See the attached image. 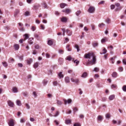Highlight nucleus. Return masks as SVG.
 Here are the masks:
<instances>
[{"label": "nucleus", "mask_w": 126, "mask_h": 126, "mask_svg": "<svg viewBox=\"0 0 126 126\" xmlns=\"http://www.w3.org/2000/svg\"><path fill=\"white\" fill-rule=\"evenodd\" d=\"M24 14L26 16H28L30 15V13L28 11L25 12Z\"/></svg>", "instance_id": "a18cd8bd"}, {"label": "nucleus", "mask_w": 126, "mask_h": 126, "mask_svg": "<svg viewBox=\"0 0 126 126\" xmlns=\"http://www.w3.org/2000/svg\"><path fill=\"white\" fill-rule=\"evenodd\" d=\"M74 126H80V125L79 124L76 123L74 125Z\"/></svg>", "instance_id": "774afa93"}, {"label": "nucleus", "mask_w": 126, "mask_h": 126, "mask_svg": "<svg viewBox=\"0 0 126 126\" xmlns=\"http://www.w3.org/2000/svg\"><path fill=\"white\" fill-rule=\"evenodd\" d=\"M71 10L69 9H65V13L67 14H68L71 12Z\"/></svg>", "instance_id": "aec40b11"}, {"label": "nucleus", "mask_w": 126, "mask_h": 126, "mask_svg": "<svg viewBox=\"0 0 126 126\" xmlns=\"http://www.w3.org/2000/svg\"><path fill=\"white\" fill-rule=\"evenodd\" d=\"M47 81L45 80H44L43 81V83L44 85H45L47 84Z\"/></svg>", "instance_id": "49530a36"}, {"label": "nucleus", "mask_w": 126, "mask_h": 126, "mask_svg": "<svg viewBox=\"0 0 126 126\" xmlns=\"http://www.w3.org/2000/svg\"><path fill=\"white\" fill-rule=\"evenodd\" d=\"M66 60H67L69 61H70L71 60H72L73 61H74V58L71 57L70 56H68L67 57H66Z\"/></svg>", "instance_id": "9d476101"}, {"label": "nucleus", "mask_w": 126, "mask_h": 126, "mask_svg": "<svg viewBox=\"0 0 126 126\" xmlns=\"http://www.w3.org/2000/svg\"><path fill=\"white\" fill-rule=\"evenodd\" d=\"M14 61V59L12 58H10L8 62L9 63L13 62Z\"/></svg>", "instance_id": "a19ab883"}, {"label": "nucleus", "mask_w": 126, "mask_h": 126, "mask_svg": "<svg viewBox=\"0 0 126 126\" xmlns=\"http://www.w3.org/2000/svg\"><path fill=\"white\" fill-rule=\"evenodd\" d=\"M74 61V63H75L76 64V65H77L79 64V61L77 60H76L74 61Z\"/></svg>", "instance_id": "37998d69"}, {"label": "nucleus", "mask_w": 126, "mask_h": 126, "mask_svg": "<svg viewBox=\"0 0 126 126\" xmlns=\"http://www.w3.org/2000/svg\"><path fill=\"white\" fill-rule=\"evenodd\" d=\"M63 51L62 50L60 49L59 51V53L60 54H62L63 53Z\"/></svg>", "instance_id": "052dcab7"}, {"label": "nucleus", "mask_w": 126, "mask_h": 126, "mask_svg": "<svg viewBox=\"0 0 126 126\" xmlns=\"http://www.w3.org/2000/svg\"><path fill=\"white\" fill-rule=\"evenodd\" d=\"M122 89L124 91L126 92V85H124L122 87Z\"/></svg>", "instance_id": "58836bf2"}, {"label": "nucleus", "mask_w": 126, "mask_h": 126, "mask_svg": "<svg viewBox=\"0 0 126 126\" xmlns=\"http://www.w3.org/2000/svg\"><path fill=\"white\" fill-rule=\"evenodd\" d=\"M64 39H65L64 43H67L69 41V39L67 38H64Z\"/></svg>", "instance_id": "c03bdc74"}, {"label": "nucleus", "mask_w": 126, "mask_h": 126, "mask_svg": "<svg viewBox=\"0 0 126 126\" xmlns=\"http://www.w3.org/2000/svg\"><path fill=\"white\" fill-rule=\"evenodd\" d=\"M75 47L77 49V52H79L80 50V49L78 46L77 45H76L75 46Z\"/></svg>", "instance_id": "ea45409f"}, {"label": "nucleus", "mask_w": 126, "mask_h": 126, "mask_svg": "<svg viewBox=\"0 0 126 126\" xmlns=\"http://www.w3.org/2000/svg\"><path fill=\"white\" fill-rule=\"evenodd\" d=\"M107 39L106 37H105L104 38L102 39L101 41V42L102 43H104L105 42L107 41Z\"/></svg>", "instance_id": "a878e982"}, {"label": "nucleus", "mask_w": 126, "mask_h": 126, "mask_svg": "<svg viewBox=\"0 0 126 126\" xmlns=\"http://www.w3.org/2000/svg\"><path fill=\"white\" fill-rule=\"evenodd\" d=\"M81 13V12L80 11H78L76 13V15L77 16H79V15Z\"/></svg>", "instance_id": "cd10ccee"}, {"label": "nucleus", "mask_w": 126, "mask_h": 126, "mask_svg": "<svg viewBox=\"0 0 126 126\" xmlns=\"http://www.w3.org/2000/svg\"><path fill=\"white\" fill-rule=\"evenodd\" d=\"M33 94L34 96V97L36 98L37 96V95L35 92H34L33 93Z\"/></svg>", "instance_id": "4d7b16f0"}, {"label": "nucleus", "mask_w": 126, "mask_h": 126, "mask_svg": "<svg viewBox=\"0 0 126 126\" xmlns=\"http://www.w3.org/2000/svg\"><path fill=\"white\" fill-rule=\"evenodd\" d=\"M40 6L39 4H37L34 6V7L36 9H38L39 7Z\"/></svg>", "instance_id": "603ef678"}, {"label": "nucleus", "mask_w": 126, "mask_h": 126, "mask_svg": "<svg viewBox=\"0 0 126 126\" xmlns=\"http://www.w3.org/2000/svg\"><path fill=\"white\" fill-rule=\"evenodd\" d=\"M59 114V112L58 111H57L55 114L54 116V117H56Z\"/></svg>", "instance_id": "13d9d810"}, {"label": "nucleus", "mask_w": 126, "mask_h": 126, "mask_svg": "<svg viewBox=\"0 0 126 126\" xmlns=\"http://www.w3.org/2000/svg\"><path fill=\"white\" fill-rule=\"evenodd\" d=\"M115 96L114 94L111 95L109 97V99L110 101L112 100L114 98Z\"/></svg>", "instance_id": "ddd939ff"}, {"label": "nucleus", "mask_w": 126, "mask_h": 126, "mask_svg": "<svg viewBox=\"0 0 126 126\" xmlns=\"http://www.w3.org/2000/svg\"><path fill=\"white\" fill-rule=\"evenodd\" d=\"M42 5L43 7L44 8H48L47 5L45 3H43Z\"/></svg>", "instance_id": "c756f323"}, {"label": "nucleus", "mask_w": 126, "mask_h": 126, "mask_svg": "<svg viewBox=\"0 0 126 126\" xmlns=\"http://www.w3.org/2000/svg\"><path fill=\"white\" fill-rule=\"evenodd\" d=\"M25 40L29 38V34H26L24 35Z\"/></svg>", "instance_id": "e433bc0d"}, {"label": "nucleus", "mask_w": 126, "mask_h": 126, "mask_svg": "<svg viewBox=\"0 0 126 126\" xmlns=\"http://www.w3.org/2000/svg\"><path fill=\"white\" fill-rule=\"evenodd\" d=\"M12 91L14 93H16L18 92L17 88L16 87H14L13 88Z\"/></svg>", "instance_id": "f8f14e48"}, {"label": "nucleus", "mask_w": 126, "mask_h": 126, "mask_svg": "<svg viewBox=\"0 0 126 126\" xmlns=\"http://www.w3.org/2000/svg\"><path fill=\"white\" fill-rule=\"evenodd\" d=\"M115 5L117 7H119L120 6V4L119 3L116 2L115 3Z\"/></svg>", "instance_id": "5fc2aeb1"}, {"label": "nucleus", "mask_w": 126, "mask_h": 126, "mask_svg": "<svg viewBox=\"0 0 126 126\" xmlns=\"http://www.w3.org/2000/svg\"><path fill=\"white\" fill-rule=\"evenodd\" d=\"M2 63L4 66L6 67L8 66V65L6 62H3Z\"/></svg>", "instance_id": "4c0bfd02"}, {"label": "nucleus", "mask_w": 126, "mask_h": 126, "mask_svg": "<svg viewBox=\"0 0 126 126\" xmlns=\"http://www.w3.org/2000/svg\"><path fill=\"white\" fill-rule=\"evenodd\" d=\"M41 29L42 30H44L45 28L44 26L42 24L41 25Z\"/></svg>", "instance_id": "338daca9"}, {"label": "nucleus", "mask_w": 126, "mask_h": 126, "mask_svg": "<svg viewBox=\"0 0 126 126\" xmlns=\"http://www.w3.org/2000/svg\"><path fill=\"white\" fill-rule=\"evenodd\" d=\"M66 32L68 34L67 35L68 36H70L72 34V32L69 30L68 29H67L66 30Z\"/></svg>", "instance_id": "dca6fc26"}, {"label": "nucleus", "mask_w": 126, "mask_h": 126, "mask_svg": "<svg viewBox=\"0 0 126 126\" xmlns=\"http://www.w3.org/2000/svg\"><path fill=\"white\" fill-rule=\"evenodd\" d=\"M111 21V20L109 18H108L106 19L105 20L106 22L108 24H109Z\"/></svg>", "instance_id": "c85d7f7f"}, {"label": "nucleus", "mask_w": 126, "mask_h": 126, "mask_svg": "<svg viewBox=\"0 0 126 126\" xmlns=\"http://www.w3.org/2000/svg\"><path fill=\"white\" fill-rule=\"evenodd\" d=\"M23 55L19 57V59L21 61L23 60Z\"/></svg>", "instance_id": "680f3d73"}, {"label": "nucleus", "mask_w": 126, "mask_h": 126, "mask_svg": "<svg viewBox=\"0 0 126 126\" xmlns=\"http://www.w3.org/2000/svg\"><path fill=\"white\" fill-rule=\"evenodd\" d=\"M9 126H14V120L12 119L10 120L8 123Z\"/></svg>", "instance_id": "423d86ee"}, {"label": "nucleus", "mask_w": 126, "mask_h": 126, "mask_svg": "<svg viewBox=\"0 0 126 126\" xmlns=\"http://www.w3.org/2000/svg\"><path fill=\"white\" fill-rule=\"evenodd\" d=\"M84 57L88 59V62L86 63V65L88 66L89 65H92L94 64L96 62V56L93 53H89L85 54Z\"/></svg>", "instance_id": "f257e3e1"}, {"label": "nucleus", "mask_w": 126, "mask_h": 126, "mask_svg": "<svg viewBox=\"0 0 126 126\" xmlns=\"http://www.w3.org/2000/svg\"><path fill=\"white\" fill-rule=\"evenodd\" d=\"M32 62V59H28L27 60V63L28 64H30Z\"/></svg>", "instance_id": "7c9ffc66"}, {"label": "nucleus", "mask_w": 126, "mask_h": 126, "mask_svg": "<svg viewBox=\"0 0 126 126\" xmlns=\"http://www.w3.org/2000/svg\"><path fill=\"white\" fill-rule=\"evenodd\" d=\"M103 119V117L101 115H98L97 118V120L100 122H101L102 120Z\"/></svg>", "instance_id": "9b49d317"}, {"label": "nucleus", "mask_w": 126, "mask_h": 126, "mask_svg": "<svg viewBox=\"0 0 126 126\" xmlns=\"http://www.w3.org/2000/svg\"><path fill=\"white\" fill-rule=\"evenodd\" d=\"M66 5V4L65 3H61L60 5V7L61 8H63Z\"/></svg>", "instance_id": "2f4dec72"}, {"label": "nucleus", "mask_w": 126, "mask_h": 126, "mask_svg": "<svg viewBox=\"0 0 126 126\" xmlns=\"http://www.w3.org/2000/svg\"><path fill=\"white\" fill-rule=\"evenodd\" d=\"M110 7L111 9L112 10L114 9L115 6L114 5L112 4L111 5Z\"/></svg>", "instance_id": "6e6d98bb"}, {"label": "nucleus", "mask_w": 126, "mask_h": 126, "mask_svg": "<svg viewBox=\"0 0 126 126\" xmlns=\"http://www.w3.org/2000/svg\"><path fill=\"white\" fill-rule=\"evenodd\" d=\"M57 103L58 105H61L62 104V103L61 101L57 100Z\"/></svg>", "instance_id": "79ce46f5"}, {"label": "nucleus", "mask_w": 126, "mask_h": 126, "mask_svg": "<svg viewBox=\"0 0 126 126\" xmlns=\"http://www.w3.org/2000/svg\"><path fill=\"white\" fill-rule=\"evenodd\" d=\"M91 27L92 29L93 30H94L95 29V25L94 24H92L91 25Z\"/></svg>", "instance_id": "e2e57ef3"}, {"label": "nucleus", "mask_w": 126, "mask_h": 126, "mask_svg": "<svg viewBox=\"0 0 126 126\" xmlns=\"http://www.w3.org/2000/svg\"><path fill=\"white\" fill-rule=\"evenodd\" d=\"M22 94L23 95L25 96H27L28 94V93L27 92H24L22 93Z\"/></svg>", "instance_id": "bf43d9fd"}, {"label": "nucleus", "mask_w": 126, "mask_h": 126, "mask_svg": "<svg viewBox=\"0 0 126 126\" xmlns=\"http://www.w3.org/2000/svg\"><path fill=\"white\" fill-rule=\"evenodd\" d=\"M25 121V120L24 118H22L20 120V122L21 123H24Z\"/></svg>", "instance_id": "de8ad7c7"}, {"label": "nucleus", "mask_w": 126, "mask_h": 126, "mask_svg": "<svg viewBox=\"0 0 126 126\" xmlns=\"http://www.w3.org/2000/svg\"><path fill=\"white\" fill-rule=\"evenodd\" d=\"M71 80L72 82H75L77 84H78L79 83V79H74L73 78H72L71 79Z\"/></svg>", "instance_id": "7ed1b4c3"}, {"label": "nucleus", "mask_w": 126, "mask_h": 126, "mask_svg": "<svg viewBox=\"0 0 126 126\" xmlns=\"http://www.w3.org/2000/svg\"><path fill=\"white\" fill-rule=\"evenodd\" d=\"M87 76V74L86 72H84L82 75L81 77L83 78H85Z\"/></svg>", "instance_id": "2eb2a0df"}, {"label": "nucleus", "mask_w": 126, "mask_h": 126, "mask_svg": "<svg viewBox=\"0 0 126 126\" xmlns=\"http://www.w3.org/2000/svg\"><path fill=\"white\" fill-rule=\"evenodd\" d=\"M16 103L17 105L19 106H20L21 105L20 101L18 100H16Z\"/></svg>", "instance_id": "5701e85b"}, {"label": "nucleus", "mask_w": 126, "mask_h": 126, "mask_svg": "<svg viewBox=\"0 0 126 126\" xmlns=\"http://www.w3.org/2000/svg\"><path fill=\"white\" fill-rule=\"evenodd\" d=\"M122 7H120L119 8H116L115 9V10L116 11H119L122 9Z\"/></svg>", "instance_id": "09e8293b"}, {"label": "nucleus", "mask_w": 126, "mask_h": 126, "mask_svg": "<svg viewBox=\"0 0 126 126\" xmlns=\"http://www.w3.org/2000/svg\"><path fill=\"white\" fill-rule=\"evenodd\" d=\"M19 13V10H17L16 11L15 13L14 16L15 17H16V16Z\"/></svg>", "instance_id": "f3484780"}, {"label": "nucleus", "mask_w": 126, "mask_h": 126, "mask_svg": "<svg viewBox=\"0 0 126 126\" xmlns=\"http://www.w3.org/2000/svg\"><path fill=\"white\" fill-rule=\"evenodd\" d=\"M58 76L60 78H62L63 77V75L62 74V73L61 72H60L58 74Z\"/></svg>", "instance_id": "4be33fe9"}, {"label": "nucleus", "mask_w": 126, "mask_h": 126, "mask_svg": "<svg viewBox=\"0 0 126 126\" xmlns=\"http://www.w3.org/2000/svg\"><path fill=\"white\" fill-rule=\"evenodd\" d=\"M98 43L97 42H94L92 43L93 46L94 47H97L98 46Z\"/></svg>", "instance_id": "412c9836"}, {"label": "nucleus", "mask_w": 126, "mask_h": 126, "mask_svg": "<svg viewBox=\"0 0 126 126\" xmlns=\"http://www.w3.org/2000/svg\"><path fill=\"white\" fill-rule=\"evenodd\" d=\"M99 71V68L98 67H95L94 68V69L93 70V71H94L95 72H98Z\"/></svg>", "instance_id": "f704fd0d"}, {"label": "nucleus", "mask_w": 126, "mask_h": 126, "mask_svg": "<svg viewBox=\"0 0 126 126\" xmlns=\"http://www.w3.org/2000/svg\"><path fill=\"white\" fill-rule=\"evenodd\" d=\"M48 40L47 42V44L50 46L53 45V41L52 39H50L49 38L48 39Z\"/></svg>", "instance_id": "0eeeda50"}, {"label": "nucleus", "mask_w": 126, "mask_h": 126, "mask_svg": "<svg viewBox=\"0 0 126 126\" xmlns=\"http://www.w3.org/2000/svg\"><path fill=\"white\" fill-rule=\"evenodd\" d=\"M31 29L33 31H35L36 29V27L35 26H32L31 27Z\"/></svg>", "instance_id": "72a5a7b5"}, {"label": "nucleus", "mask_w": 126, "mask_h": 126, "mask_svg": "<svg viewBox=\"0 0 126 126\" xmlns=\"http://www.w3.org/2000/svg\"><path fill=\"white\" fill-rule=\"evenodd\" d=\"M118 75L117 73L115 72H114L111 75V76L113 78H116Z\"/></svg>", "instance_id": "1a4fd4ad"}, {"label": "nucleus", "mask_w": 126, "mask_h": 126, "mask_svg": "<svg viewBox=\"0 0 126 126\" xmlns=\"http://www.w3.org/2000/svg\"><path fill=\"white\" fill-rule=\"evenodd\" d=\"M105 117L106 118L109 119L110 118V113H107L106 114Z\"/></svg>", "instance_id": "393cba45"}, {"label": "nucleus", "mask_w": 126, "mask_h": 126, "mask_svg": "<svg viewBox=\"0 0 126 126\" xmlns=\"http://www.w3.org/2000/svg\"><path fill=\"white\" fill-rule=\"evenodd\" d=\"M39 64V63L38 62H36L35 63H34L33 65V67H34L35 68H37L38 66V65Z\"/></svg>", "instance_id": "bb28decb"}, {"label": "nucleus", "mask_w": 126, "mask_h": 126, "mask_svg": "<svg viewBox=\"0 0 126 126\" xmlns=\"http://www.w3.org/2000/svg\"><path fill=\"white\" fill-rule=\"evenodd\" d=\"M123 62L124 64L126 65V59H123Z\"/></svg>", "instance_id": "69168bd1"}, {"label": "nucleus", "mask_w": 126, "mask_h": 126, "mask_svg": "<svg viewBox=\"0 0 126 126\" xmlns=\"http://www.w3.org/2000/svg\"><path fill=\"white\" fill-rule=\"evenodd\" d=\"M65 80L66 83H68L70 82L69 78L68 77H66L65 78Z\"/></svg>", "instance_id": "a211bd4d"}, {"label": "nucleus", "mask_w": 126, "mask_h": 126, "mask_svg": "<svg viewBox=\"0 0 126 126\" xmlns=\"http://www.w3.org/2000/svg\"><path fill=\"white\" fill-rule=\"evenodd\" d=\"M118 70L120 72H122L123 71V69L122 67H120L118 68Z\"/></svg>", "instance_id": "864d4df0"}, {"label": "nucleus", "mask_w": 126, "mask_h": 126, "mask_svg": "<svg viewBox=\"0 0 126 126\" xmlns=\"http://www.w3.org/2000/svg\"><path fill=\"white\" fill-rule=\"evenodd\" d=\"M95 9L93 6H90L88 10V12L90 13H94L95 11Z\"/></svg>", "instance_id": "f03ea898"}, {"label": "nucleus", "mask_w": 126, "mask_h": 126, "mask_svg": "<svg viewBox=\"0 0 126 126\" xmlns=\"http://www.w3.org/2000/svg\"><path fill=\"white\" fill-rule=\"evenodd\" d=\"M67 19L66 18L63 17L61 19V21L63 22H66L67 21Z\"/></svg>", "instance_id": "4468645a"}, {"label": "nucleus", "mask_w": 126, "mask_h": 126, "mask_svg": "<svg viewBox=\"0 0 126 126\" xmlns=\"http://www.w3.org/2000/svg\"><path fill=\"white\" fill-rule=\"evenodd\" d=\"M63 101H64V103L65 105H66L67 103H70L72 102V100L70 99H68L67 100L65 99H64L63 100Z\"/></svg>", "instance_id": "20e7f679"}, {"label": "nucleus", "mask_w": 126, "mask_h": 126, "mask_svg": "<svg viewBox=\"0 0 126 126\" xmlns=\"http://www.w3.org/2000/svg\"><path fill=\"white\" fill-rule=\"evenodd\" d=\"M19 30L21 31L22 32H23L25 31L24 28L23 27H20L19 28Z\"/></svg>", "instance_id": "3c124183"}, {"label": "nucleus", "mask_w": 126, "mask_h": 126, "mask_svg": "<svg viewBox=\"0 0 126 126\" xmlns=\"http://www.w3.org/2000/svg\"><path fill=\"white\" fill-rule=\"evenodd\" d=\"M103 53H100V54H105L107 52V50L105 48H104L103 49Z\"/></svg>", "instance_id": "c9c22d12"}, {"label": "nucleus", "mask_w": 126, "mask_h": 126, "mask_svg": "<svg viewBox=\"0 0 126 126\" xmlns=\"http://www.w3.org/2000/svg\"><path fill=\"white\" fill-rule=\"evenodd\" d=\"M70 45H67L66 46V48L67 49L68 51H70L71 50V49L69 48Z\"/></svg>", "instance_id": "473e14b6"}, {"label": "nucleus", "mask_w": 126, "mask_h": 126, "mask_svg": "<svg viewBox=\"0 0 126 126\" xmlns=\"http://www.w3.org/2000/svg\"><path fill=\"white\" fill-rule=\"evenodd\" d=\"M14 47L15 50H18L19 48V46L17 44H15L14 46Z\"/></svg>", "instance_id": "6e6552de"}, {"label": "nucleus", "mask_w": 126, "mask_h": 126, "mask_svg": "<svg viewBox=\"0 0 126 126\" xmlns=\"http://www.w3.org/2000/svg\"><path fill=\"white\" fill-rule=\"evenodd\" d=\"M26 106L27 109H30V107L28 104H26Z\"/></svg>", "instance_id": "0e129e2a"}, {"label": "nucleus", "mask_w": 126, "mask_h": 126, "mask_svg": "<svg viewBox=\"0 0 126 126\" xmlns=\"http://www.w3.org/2000/svg\"><path fill=\"white\" fill-rule=\"evenodd\" d=\"M105 25L103 23H101L99 24L98 26L100 28H102L105 26Z\"/></svg>", "instance_id": "b1692460"}, {"label": "nucleus", "mask_w": 126, "mask_h": 126, "mask_svg": "<svg viewBox=\"0 0 126 126\" xmlns=\"http://www.w3.org/2000/svg\"><path fill=\"white\" fill-rule=\"evenodd\" d=\"M63 59L61 58H60L59 59V62L60 64L63 63Z\"/></svg>", "instance_id": "8fccbe9b"}, {"label": "nucleus", "mask_w": 126, "mask_h": 126, "mask_svg": "<svg viewBox=\"0 0 126 126\" xmlns=\"http://www.w3.org/2000/svg\"><path fill=\"white\" fill-rule=\"evenodd\" d=\"M7 103L8 106L11 107H13L14 105L13 103L10 100L8 101Z\"/></svg>", "instance_id": "39448f33"}, {"label": "nucleus", "mask_w": 126, "mask_h": 126, "mask_svg": "<svg viewBox=\"0 0 126 126\" xmlns=\"http://www.w3.org/2000/svg\"><path fill=\"white\" fill-rule=\"evenodd\" d=\"M71 122V120H67L65 121V123L67 125H69L70 124Z\"/></svg>", "instance_id": "6ab92c4d"}]
</instances>
